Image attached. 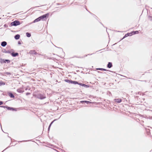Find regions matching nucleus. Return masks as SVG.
Here are the masks:
<instances>
[{
	"label": "nucleus",
	"mask_w": 152,
	"mask_h": 152,
	"mask_svg": "<svg viewBox=\"0 0 152 152\" xmlns=\"http://www.w3.org/2000/svg\"><path fill=\"white\" fill-rule=\"evenodd\" d=\"M20 24V22L18 20H15L11 23V26H17Z\"/></svg>",
	"instance_id": "f257e3e1"
},
{
	"label": "nucleus",
	"mask_w": 152,
	"mask_h": 152,
	"mask_svg": "<svg viewBox=\"0 0 152 152\" xmlns=\"http://www.w3.org/2000/svg\"><path fill=\"white\" fill-rule=\"evenodd\" d=\"M37 97L39 99H45L46 96L45 95L41 94H39L37 95Z\"/></svg>",
	"instance_id": "f03ea898"
},
{
	"label": "nucleus",
	"mask_w": 152,
	"mask_h": 152,
	"mask_svg": "<svg viewBox=\"0 0 152 152\" xmlns=\"http://www.w3.org/2000/svg\"><path fill=\"white\" fill-rule=\"evenodd\" d=\"M49 16V14L47 13L45 15H43L39 17L41 20H44L46 18H48Z\"/></svg>",
	"instance_id": "7ed1b4c3"
},
{
	"label": "nucleus",
	"mask_w": 152,
	"mask_h": 152,
	"mask_svg": "<svg viewBox=\"0 0 152 152\" xmlns=\"http://www.w3.org/2000/svg\"><path fill=\"white\" fill-rule=\"evenodd\" d=\"M11 55L13 57H16L18 56V53H15L14 52H12L11 53Z\"/></svg>",
	"instance_id": "20e7f679"
},
{
	"label": "nucleus",
	"mask_w": 152,
	"mask_h": 152,
	"mask_svg": "<svg viewBox=\"0 0 152 152\" xmlns=\"http://www.w3.org/2000/svg\"><path fill=\"white\" fill-rule=\"evenodd\" d=\"M7 43L6 42L3 41L1 42V45L3 47H5L7 45Z\"/></svg>",
	"instance_id": "39448f33"
},
{
	"label": "nucleus",
	"mask_w": 152,
	"mask_h": 152,
	"mask_svg": "<svg viewBox=\"0 0 152 152\" xmlns=\"http://www.w3.org/2000/svg\"><path fill=\"white\" fill-rule=\"evenodd\" d=\"M29 53L31 54H34L35 55H36L37 53L35 52V50H31L30 52Z\"/></svg>",
	"instance_id": "423d86ee"
},
{
	"label": "nucleus",
	"mask_w": 152,
	"mask_h": 152,
	"mask_svg": "<svg viewBox=\"0 0 152 152\" xmlns=\"http://www.w3.org/2000/svg\"><path fill=\"white\" fill-rule=\"evenodd\" d=\"M107 67L110 68L112 66V64L111 62H109L107 66Z\"/></svg>",
	"instance_id": "0eeeda50"
},
{
	"label": "nucleus",
	"mask_w": 152,
	"mask_h": 152,
	"mask_svg": "<svg viewBox=\"0 0 152 152\" xmlns=\"http://www.w3.org/2000/svg\"><path fill=\"white\" fill-rule=\"evenodd\" d=\"M20 37V35L19 34H18L15 36L14 38L16 39H19Z\"/></svg>",
	"instance_id": "6e6552de"
},
{
	"label": "nucleus",
	"mask_w": 152,
	"mask_h": 152,
	"mask_svg": "<svg viewBox=\"0 0 152 152\" xmlns=\"http://www.w3.org/2000/svg\"><path fill=\"white\" fill-rule=\"evenodd\" d=\"M6 62H7V63H9L10 62V60H4V59H3L1 60V62H4V63H6Z\"/></svg>",
	"instance_id": "1a4fd4ad"
},
{
	"label": "nucleus",
	"mask_w": 152,
	"mask_h": 152,
	"mask_svg": "<svg viewBox=\"0 0 152 152\" xmlns=\"http://www.w3.org/2000/svg\"><path fill=\"white\" fill-rule=\"evenodd\" d=\"M114 100L115 102L118 103H120L121 101V99H115Z\"/></svg>",
	"instance_id": "9d476101"
},
{
	"label": "nucleus",
	"mask_w": 152,
	"mask_h": 152,
	"mask_svg": "<svg viewBox=\"0 0 152 152\" xmlns=\"http://www.w3.org/2000/svg\"><path fill=\"white\" fill-rule=\"evenodd\" d=\"M41 20V19L40 18V17H39L38 18H37L34 21V23H35V22H38L39 21H40Z\"/></svg>",
	"instance_id": "9b49d317"
},
{
	"label": "nucleus",
	"mask_w": 152,
	"mask_h": 152,
	"mask_svg": "<svg viewBox=\"0 0 152 152\" xmlns=\"http://www.w3.org/2000/svg\"><path fill=\"white\" fill-rule=\"evenodd\" d=\"M65 81L67 83H72V80H65Z\"/></svg>",
	"instance_id": "f8f14e48"
},
{
	"label": "nucleus",
	"mask_w": 152,
	"mask_h": 152,
	"mask_svg": "<svg viewBox=\"0 0 152 152\" xmlns=\"http://www.w3.org/2000/svg\"><path fill=\"white\" fill-rule=\"evenodd\" d=\"M72 84H78V82L75 81H72Z\"/></svg>",
	"instance_id": "ddd939ff"
},
{
	"label": "nucleus",
	"mask_w": 152,
	"mask_h": 152,
	"mask_svg": "<svg viewBox=\"0 0 152 152\" xmlns=\"http://www.w3.org/2000/svg\"><path fill=\"white\" fill-rule=\"evenodd\" d=\"M78 84L80 86H87V85H85L84 84L82 83H78Z\"/></svg>",
	"instance_id": "4468645a"
},
{
	"label": "nucleus",
	"mask_w": 152,
	"mask_h": 152,
	"mask_svg": "<svg viewBox=\"0 0 152 152\" xmlns=\"http://www.w3.org/2000/svg\"><path fill=\"white\" fill-rule=\"evenodd\" d=\"M17 91L18 92L20 93H22L23 92V91L20 89H18Z\"/></svg>",
	"instance_id": "2eb2a0df"
},
{
	"label": "nucleus",
	"mask_w": 152,
	"mask_h": 152,
	"mask_svg": "<svg viewBox=\"0 0 152 152\" xmlns=\"http://www.w3.org/2000/svg\"><path fill=\"white\" fill-rule=\"evenodd\" d=\"M133 34H137L139 32L138 31H136L132 32Z\"/></svg>",
	"instance_id": "dca6fc26"
},
{
	"label": "nucleus",
	"mask_w": 152,
	"mask_h": 152,
	"mask_svg": "<svg viewBox=\"0 0 152 152\" xmlns=\"http://www.w3.org/2000/svg\"><path fill=\"white\" fill-rule=\"evenodd\" d=\"M26 35L27 37H30L31 36V34L29 33H26Z\"/></svg>",
	"instance_id": "f3484780"
},
{
	"label": "nucleus",
	"mask_w": 152,
	"mask_h": 152,
	"mask_svg": "<svg viewBox=\"0 0 152 152\" xmlns=\"http://www.w3.org/2000/svg\"><path fill=\"white\" fill-rule=\"evenodd\" d=\"M97 70H103V71H107V70L104 69L103 68H98L97 69Z\"/></svg>",
	"instance_id": "a211bd4d"
},
{
	"label": "nucleus",
	"mask_w": 152,
	"mask_h": 152,
	"mask_svg": "<svg viewBox=\"0 0 152 152\" xmlns=\"http://www.w3.org/2000/svg\"><path fill=\"white\" fill-rule=\"evenodd\" d=\"M54 120L53 121H52L51 123L50 124V125H49V126L48 127V130L49 131V130H50V127L51 126V125L52 124H53V122L54 121Z\"/></svg>",
	"instance_id": "6ab92c4d"
},
{
	"label": "nucleus",
	"mask_w": 152,
	"mask_h": 152,
	"mask_svg": "<svg viewBox=\"0 0 152 152\" xmlns=\"http://www.w3.org/2000/svg\"><path fill=\"white\" fill-rule=\"evenodd\" d=\"M54 120L53 121H52L51 123L50 124V125H49V126L48 127V130L49 131V130H50V127L51 126V125L52 124H53V122L54 121Z\"/></svg>",
	"instance_id": "aec40b11"
},
{
	"label": "nucleus",
	"mask_w": 152,
	"mask_h": 152,
	"mask_svg": "<svg viewBox=\"0 0 152 152\" xmlns=\"http://www.w3.org/2000/svg\"><path fill=\"white\" fill-rule=\"evenodd\" d=\"M80 102L82 103H83V102H86V103H87V104H88L89 103H90V102H89V101H81Z\"/></svg>",
	"instance_id": "412c9836"
},
{
	"label": "nucleus",
	"mask_w": 152,
	"mask_h": 152,
	"mask_svg": "<svg viewBox=\"0 0 152 152\" xmlns=\"http://www.w3.org/2000/svg\"><path fill=\"white\" fill-rule=\"evenodd\" d=\"M10 97L12 98L15 97L14 96L12 93H10Z\"/></svg>",
	"instance_id": "4be33fe9"
},
{
	"label": "nucleus",
	"mask_w": 152,
	"mask_h": 152,
	"mask_svg": "<svg viewBox=\"0 0 152 152\" xmlns=\"http://www.w3.org/2000/svg\"><path fill=\"white\" fill-rule=\"evenodd\" d=\"M127 36H132V35H133L132 32H131V33H127Z\"/></svg>",
	"instance_id": "5701e85b"
},
{
	"label": "nucleus",
	"mask_w": 152,
	"mask_h": 152,
	"mask_svg": "<svg viewBox=\"0 0 152 152\" xmlns=\"http://www.w3.org/2000/svg\"><path fill=\"white\" fill-rule=\"evenodd\" d=\"M10 110H12V111H14V110L16 111V109L14 108H13L10 107Z\"/></svg>",
	"instance_id": "b1692460"
},
{
	"label": "nucleus",
	"mask_w": 152,
	"mask_h": 152,
	"mask_svg": "<svg viewBox=\"0 0 152 152\" xmlns=\"http://www.w3.org/2000/svg\"><path fill=\"white\" fill-rule=\"evenodd\" d=\"M148 18H149V20H152V17L151 16H149L148 17Z\"/></svg>",
	"instance_id": "393cba45"
},
{
	"label": "nucleus",
	"mask_w": 152,
	"mask_h": 152,
	"mask_svg": "<svg viewBox=\"0 0 152 152\" xmlns=\"http://www.w3.org/2000/svg\"><path fill=\"white\" fill-rule=\"evenodd\" d=\"M18 44L19 45H20L21 44V42L20 41H19L18 42Z\"/></svg>",
	"instance_id": "a878e982"
},
{
	"label": "nucleus",
	"mask_w": 152,
	"mask_h": 152,
	"mask_svg": "<svg viewBox=\"0 0 152 152\" xmlns=\"http://www.w3.org/2000/svg\"><path fill=\"white\" fill-rule=\"evenodd\" d=\"M3 102L1 101H0V105H1L3 104Z\"/></svg>",
	"instance_id": "bb28decb"
},
{
	"label": "nucleus",
	"mask_w": 152,
	"mask_h": 152,
	"mask_svg": "<svg viewBox=\"0 0 152 152\" xmlns=\"http://www.w3.org/2000/svg\"><path fill=\"white\" fill-rule=\"evenodd\" d=\"M128 36H127V34H126L125 35V36L123 38H125V37H127Z\"/></svg>",
	"instance_id": "cd10ccee"
},
{
	"label": "nucleus",
	"mask_w": 152,
	"mask_h": 152,
	"mask_svg": "<svg viewBox=\"0 0 152 152\" xmlns=\"http://www.w3.org/2000/svg\"><path fill=\"white\" fill-rule=\"evenodd\" d=\"M6 53H10V51H9V50H8L7 51H6Z\"/></svg>",
	"instance_id": "c85d7f7f"
},
{
	"label": "nucleus",
	"mask_w": 152,
	"mask_h": 152,
	"mask_svg": "<svg viewBox=\"0 0 152 152\" xmlns=\"http://www.w3.org/2000/svg\"><path fill=\"white\" fill-rule=\"evenodd\" d=\"M8 110H10V107H6Z\"/></svg>",
	"instance_id": "c756f323"
},
{
	"label": "nucleus",
	"mask_w": 152,
	"mask_h": 152,
	"mask_svg": "<svg viewBox=\"0 0 152 152\" xmlns=\"http://www.w3.org/2000/svg\"><path fill=\"white\" fill-rule=\"evenodd\" d=\"M29 94H30L29 93H26V95H29Z\"/></svg>",
	"instance_id": "7c9ffc66"
},
{
	"label": "nucleus",
	"mask_w": 152,
	"mask_h": 152,
	"mask_svg": "<svg viewBox=\"0 0 152 152\" xmlns=\"http://www.w3.org/2000/svg\"><path fill=\"white\" fill-rule=\"evenodd\" d=\"M8 94L9 96H10V93H8Z\"/></svg>",
	"instance_id": "2f4dec72"
},
{
	"label": "nucleus",
	"mask_w": 152,
	"mask_h": 152,
	"mask_svg": "<svg viewBox=\"0 0 152 152\" xmlns=\"http://www.w3.org/2000/svg\"><path fill=\"white\" fill-rule=\"evenodd\" d=\"M4 26H6V25H4Z\"/></svg>",
	"instance_id": "473e14b6"
},
{
	"label": "nucleus",
	"mask_w": 152,
	"mask_h": 152,
	"mask_svg": "<svg viewBox=\"0 0 152 152\" xmlns=\"http://www.w3.org/2000/svg\"><path fill=\"white\" fill-rule=\"evenodd\" d=\"M4 26H6V25H4Z\"/></svg>",
	"instance_id": "72a5a7b5"
}]
</instances>
